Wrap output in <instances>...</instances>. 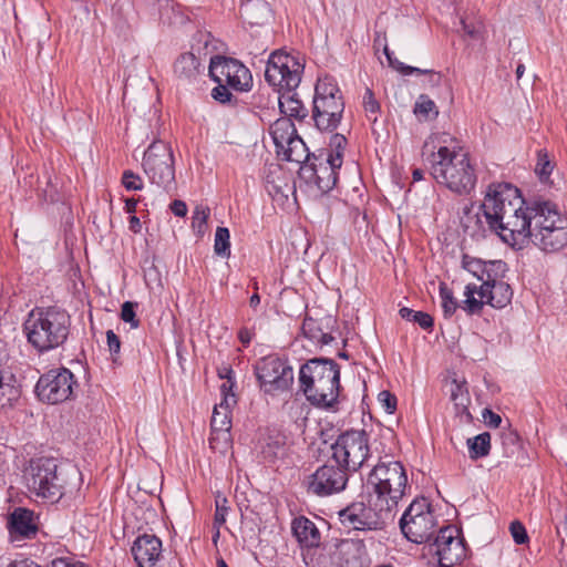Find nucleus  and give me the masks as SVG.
Returning a JSON list of instances; mask_svg holds the SVG:
<instances>
[{"mask_svg":"<svg viewBox=\"0 0 567 567\" xmlns=\"http://www.w3.org/2000/svg\"><path fill=\"white\" fill-rule=\"evenodd\" d=\"M478 221L512 247L534 244L545 252L567 245V217L550 202L526 204L517 187L509 183L488 186L480 207Z\"/></svg>","mask_w":567,"mask_h":567,"instance_id":"obj_1","label":"nucleus"},{"mask_svg":"<svg viewBox=\"0 0 567 567\" xmlns=\"http://www.w3.org/2000/svg\"><path fill=\"white\" fill-rule=\"evenodd\" d=\"M449 137V134L430 137L423 145L422 155L430 164L432 177L439 184L460 195L470 194L475 187L477 177L468 155L443 145H440L435 152V140L446 143Z\"/></svg>","mask_w":567,"mask_h":567,"instance_id":"obj_2","label":"nucleus"},{"mask_svg":"<svg viewBox=\"0 0 567 567\" xmlns=\"http://www.w3.org/2000/svg\"><path fill=\"white\" fill-rule=\"evenodd\" d=\"M303 65L292 55L276 51L271 53L267 61L265 70L266 81L274 87L278 89L279 109L285 115L302 121L308 116V110L302 102L297 99V94L292 93L300 82Z\"/></svg>","mask_w":567,"mask_h":567,"instance_id":"obj_3","label":"nucleus"},{"mask_svg":"<svg viewBox=\"0 0 567 567\" xmlns=\"http://www.w3.org/2000/svg\"><path fill=\"white\" fill-rule=\"evenodd\" d=\"M71 329L70 315L59 307L35 308L23 323L28 342L39 352L45 353L63 347Z\"/></svg>","mask_w":567,"mask_h":567,"instance_id":"obj_4","label":"nucleus"},{"mask_svg":"<svg viewBox=\"0 0 567 567\" xmlns=\"http://www.w3.org/2000/svg\"><path fill=\"white\" fill-rule=\"evenodd\" d=\"M300 388L315 406L332 409L338 402L340 368L332 359L315 358L301 365Z\"/></svg>","mask_w":567,"mask_h":567,"instance_id":"obj_5","label":"nucleus"},{"mask_svg":"<svg viewBox=\"0 0 567 567\" xmlns=\"http://www.w3.org/2000/svg\"><path fill=\"white\" fill-rule=\"evenodd\" d=\"M27 482L32 493L50 503L62 498L70 486L69 473L59 467L56 460L52 457L32 460Z\"/></svg>","mask_w":567,"mask_h":567,"instance_id":"obj_6","label":"nucleus"},{"mask_svg":"<svg viewBox=\"0 0 567 567\" xmlns=\"http://www.w3.org/2000/svg\"><path fill=\"white\" fill-rule=\"evenodd\" d=\"M375 501L389 506L395 514L399 501L405 495L408 476L401 462H379L370 472L367 480Z\"/></svg>","mask_w":567,"mask_h":567,"instance_id":"obj_7","label":"nucleus"},{"mask_svg":"<svg viewBox=\"0 0 567 567\" xmlns=\"http://www.w3.org/2000/svg\"><path fill=\"white\" fill-rule=\"evenodd\" d=\"M344 111L340 89L331 78L318 80L315 89L312 118L320 131H334Z\"/></svg>","mask_w":567,"mask_h":567,"instance_id":"obj_8","label":"nucleus"},{"mask_svg":"<svg viewBox=\"0 0 567 567\" xmlns=\"http://www.w3.org/2000/svg\"><path fill=\"white\" fill-rule=\"evenodd\" d=\"M394 516L395 514L389 506H383L373 496H371L369 505L355 502L339 512L341 524L353 530L382 529L393 520Z\"/></svg>","mask_w":567,"mask_h":567,"instance_id":"obj_9","label":"nucleus"},{"mask_svg":"<svg viewBox=\"0 0 567 567\" xmlns=\"http://www.w3.org/2000/svg\"><path fill=\"white\" fill-rule=\"evenodd\" d=\"M142 166L152 184L167 193L176 188L174 155L167 143L154 141L144 152Z\"/></svg>","mask_w":567,"mask_h":567,"instance_id":"obj_10","label":"nucleus"},{"mask_svg":"<svg viewBox=\"0 0 567 567\" xmlns=\"http://www.w3.org/2000/svg\"><path fill=\"white\" fill-rule=\"evenodd\" d=\"M331 461L342 465L348 472H357L370 456L369 434L351 430L338 436L331 445Z\"/></svg>","mask_w":567,"mask_h":567,"instance_id":"obj_11","label":"nucleus"},{"mask_svg":"<svg viewBox=\"0 0 567 567\" xmlns=\"http://www.w3.org/2000/svg\"><path fill=\"white\" fill-rule=\"evenodd\" d=\"M436 519L424 497L414 499L400 519L403 535L415 544L429 542L435 535Z\"/></svg>","mask_w":567,"mask_h":567,"instance_id":"obj_12","label":"nucleus"},{"mask_svg":"<svg viewBox=\"0 0 567 567\" xmlns=\"http://www.w3.org/2000/svg\"><path fill=\"white\" fill-rule=\"evenodd\" d=\"M349 474L350 472L332 462L330 457L306 478L305 485L308 493L326 497L342 492L347 487Z\"/></svg>","mask_w":567,"mask_h":567,"instance_id":"obj_13","label":"nucleus"},{"mask_svg":"<svg viewBox=\"0 0 567 567\" xmlns=\"http://www.w3.org/2000/svg\"><path fill=\"white\" fill-rule=\"evenodd\" d=\"M74 385L76 381L73 373L61 368L41 375L35 384V393L42 402L58 404L71 398Z\"/></svg>","mask_w":567,"mask_h":567,"instance_id":"obj_14","label":"nucleus"},{"mask_svg":"<svg viewBox=\"0 0 567 567\" xmlns=\"http://www.w3.org/2000/svg\"><path fill=\"white\" fill-rule=\"evenodd\" d=\"M209 75L216 83H224L230 89L248 91L252 83L250 71L238 60L215 55L209 62Z\"/></svg>","mask_w":567,"mask_h":567,"instance_id":"obj_15","label":"nucleus"},{"mask_svg":"<svg viewBox=\"0 0 567 567\" xmlns=\"http://www.w3.org/2000/svg\"><path fill=\"white\" fill-rule=\"evenodd\" d=\"M260 386L267 393L287 390L293 381V371L286 361L277 357L261 359L255 367Z\"/></svg>","mask_w":567,"mask_h":567,"instance_id":"obj_16","label":"nucleus"},{"mask_svg":"<svg viewBox=\"0 0 567 567\" xmlns=\"http://www.w3.org/2000/svg\"><path fill=\"white\" fill-rule=\"evenodd\" d=\"M333 567H363L368 553L363 540L332 538L324 545Z\"/></svg>","mask_w":567,"mask_h":567,"instance_id":"obj_17","label":"nucleus"},{"mask_svg":"<svg viewBox=\"0 0 567 567\" xmlns=\"http://www.w3.org/2000/svg\"><path fill=\"white\" fill-rule=\"evenodd\" d=\"M131 551L140 567H154L162 556V540L153 534L140 535Z\"/></svg>","mask_w":567,"mask_h":567,"instance_id":"obj_18","label":"nucleus"},{"mask_svg":"<svg viewBox=\"0 0 567 567\" xmlns=\"http://www.w3.org/2000/svg\"><path fill=\"white\" fill-rule=\"evenodd\" d=\"M433 539L440 565L452 567L458 560L462 547L460 540L454 538L451 527L441 528Z\"/></svg>","mask_w":567,"mask_h":567,"instance_id":"obj_19","label":"nucleus"},{"mask_svg":"<svg viewBox=\"0 0 567 567\" xmlns=\"http://www.w3.org/2000/svg\"><path fill=\"white\" fill-rule=\"evenodd\" d=\"M462 267L482 284L492 281L496 277H504L507 270L506 262L502 260L483 261L468 255L463 256Z\"/></svg>","mask_w":567,"mask_h":567,"instance_id":"obj_20","label":"nucleus"},{"mask_svg":"<svg viewBox=\"0 0 567 567\" xmlns=\"http://www.w3.org/2000/svg\"><path fill=\"white\" fill-rule=\"evenodd\" d=\"M326 159V163H320L318 166L315 163L310 165H302L300 174L308 182H313L322 193L331 190L337 183V169Z\"/></svg>","mask_w":567,"mask_h":567,"instance_id":"obj_21","label":"nucleus"},{"mask_svg":"<svg viewBox=\"0 0 567 567\" xmlns=\"http://www.w3.org/2000/svg\"><path fill=\"white\" fill-rule=\"evenodd\" d=\"M503 277H496L492 281L482 284L478 289V296L486 299V303L494 308L502 309L511 303L513 290L511 286L502 280Z\"/></svg>","mask_w":567,"mask_h":567,"instance_id":"obj_22","label":"nucleus"},{"mask_svg":"<svg viewBox=\"0 0 567 567\" xmlns=\"http://www.w3.org/2000/svg\"><path fill=\"white\" fill-rule=\"evenodd\" d=\"M291 532L302 548H315L321 544L319 528L306 516H298L292 519Z\"/></svg>","mask_w":567,"mask_h":567,"instance_id":"obj_23","label":"nucleus"},{"mask_svg":"<svg viewBox=\"0 0 567 567\" xmlns=\"http://www.w3.org/2000/svg\"><path fill=\"white\" fill-rule=\"evenodd\" d=\"M11 537L31 538L37 533L33 512L27 508H16L8 523Z\"/></svg>","mask_w":567,"mask_h":567,"instance_id":"obj_24","label":"nucleus"},{"mask_svg":"<svg viewBox=\"0 0 567 567\" xmlns=\"http://www.w3.org/2000/svg\"><path fill=\"white\" fill-rule=\"evenodd\" d=\"M383 52L389 61V64L391 68L395 69L403 75H410V74H422L425 75L426 79L423 82L424 87H436L440 86L442 83V74L440 72H435L433 70L429 69H420L415 66L406 65L399 60L394 59L392 56V52L389 50V47L384 44Z\"/></svg>","mask_w":567,"mask_h":567,"instance_id":"obj_25","label":"nucleus"},{"mask_svg":"<svg viewBox=\"0 0 567 567\" xmlns=\"http://www.w3.org/2000/svg\"><path fill=\"white\" fill-rule=\"evenodd\" d=\"M240 14L251 25H260L269 20L271 10L265 0H240Z\"/></svg>","mask_w":567,"mask_h":567,"instance_id":"obj_26","label":"nucleus"},{"mask_svg":"<svg viewBox=\"0 0 567 567\" xmlns=\"http://www.w3.org/2000/svg\"><path fill=\"white\" fill-rule=\"evenodd\" d=\"M203 70L200 61L190 52L181 54L174 63L175 75L185 82L195 81Z\"/></svg>","mask_w":567,"mask_h":567,"instance_id":"obj_27","label":"nucleus"},{"mask_svg":"<svg viewBox=\"0 0 567 567\" xmlns=\"http://www.w3.org/2000/svg\"><path fill=\"white\" fill-rule=\"evenodd\" d=\"M270 135L276 151L284 150L298 133L293 122L289 117H280L270 126Z\"/></svg>","mask_w":567,"mask_h":567,"instance_id":"obj_28","label":"nucleus"},{"mask_svg":"<svg viewBox=\"0 0 567 567\" xmlns=\"http://www.w3.org/2000/svg\"><path fill=\"white\" fill-rule=\"evenodd\" d=\"M284 161L295 162L302 165H309L310 153L303 140L297 135L292 138L284 150L277 152Z\"/></svg>","mask_w":567,"mask_h":567,"instance_id":"obj_29","label":"nucleus"},{"mask_svg":"<svg viewBox=\"0 0 567 567\" xmlns=\"http://www.w3.org/2000/svg\"><path fill=\"white\" fill-rule=\"evenodd\" d=\"M227 383H224L220 386L221 392L225 394L224 401L219 404V408L224 411H219L217 406H215L213 416H212V430L218 431L225 436H229L230 430V420L228 419V406H229V396L227 395Z\"/></svg>","mask_w":567,"mask_h":567,"instance_id":"obj_30","label":"nucleus"},{"mask_svg":"<svg viewBox=\"0 0 567 567\" xmlns=\"http://www.w3.org/2000/svg\"><path fill=\"white\" fill-rule=\"evenodd\" d=\"M468 453L472 460L487 456L491 450V435L487 432L481 433L467 440Z\"/></svg>","mask_w":567,"mask_h":567,"instance_id":"obj_31","label":"nucleus"},{"mask_svg":"<svg viewBox=\"0 0 567 567\" xmlns=\"http://www.w3.org/2000/svg\"><path fill=\"white\" fill-rule=\"evenodd\" d=\"M478 289L476 285L468 284L465 287L464 296L465 300L461 303V308L466 311L468 315H478L481 313L484 303H486V299L475 298V295H478Z\"/></svg>","mask_w":567,"mask_h":567,"instance_id":"obj_32","label":"nucleus"},{"mask_svg":"<svg viewBox=\"0 0 567 567\" xmlns=\"http://www.w3.org/2000/svg\"><path fill=\"white\" fill-rule=\"evenodd\" d=\"M460 23L465 35L478 40L484 32V23L480 17L473 12L466 13L460 18Z\"/></svg>","mask_w":567,"mask_h":567,"instance_id":"obj_33","label":"nucleus"},{"mask_svg":"<svg viewBox=\"0 0 567 567\" xmlns=\"http://www.w3.org/2000/svg\"><path fill=\"white\" fill-rule=\"evenodd\" d=\"M346 145L347 138L344 137V135L333 134L330 137V153L328 154L327 161L332 165V167H341Z\"/></svg>","mask_w":567,"mask_h":567,"instance_id":"obj_34","label":"nucleus"},{"mask_svg":"<svg viewBox=\"0 0 567 567\" xmlns=\"http://www.w3.org/2000/svg\"><path fill=\"white\" fill-rule=\"evenodd\" d=\"M11 380L12 375L6 378L0 371V408L10 405L20 395L19 389L11 383Z\"/></svg>","mask_w":567,"mask_h":567,"instance_id":"obj_35","label":"nucleus"},{"mask_svg":"<svg viewBox=\"0 0 567 567\" xmlns=\"http://www.w3.org/2000/svg\"><path fill=\"white\" fill-rule=\"evenodd\" d=\"M451 400L454 402L457 414H466L467 416H470V412L467 409L470 398L467 389L463 384L453 382L451 389Z\"/></svg>","mask_w":567,"mask_h":567,"instance_id":"obj_36","label":"nucleus"},{"mask_svg":"<svg viewBox=\"0 0 567 567\" xmlns=\"http://www.w3.org/2000/svg\"><path fill=\"white\" fill-rule=\"evenodd\" d=\"M440 297L443 315L445 318H451L461 305L454 298L452 290L446 286L445 282L440 284Z\"/></svg>","mask_w":567,"mask_h":567,"instance_id":"obj_37","label":"nucleus"},{"mask_svg":"<svg viewBox=\"0 0 567 567\" xmlns=\"http://www.w3.org/2000/svg\"><path fill=\"white\" fill-rule=\"evenodd\" d=\"M230 234L226 227H217L215 233L214 251L217 256H230Z\"/></svg>","mask_w":567,"mask_h":567,"instance_id":"obj_38","label":"nucleus"},{"mask_svg":"<svg viewBox=\"0 0 567 567\" xmlns=\"http://www.w3.org/2000/svg\"><path fill=\"white\" fill-rule=\"evenodd\" d=\"M501 443L503 447V454L506 457H513L520 447L519 436L513 430H506L501 433Z\"/></svg>","mask_w":567,"mask_h":567,"instance_id":"obj_39","label":"nucleus"},{"mask_svg":"<svg viewBox=\"0 0 567 567\" xmlns=\"http://www.w3.org/2000/svg\"><path fill=\"white\" fill-rule=\"evenodd\" d=\"M399 312L403 319L415 322L423 329L433 327V318L426 312L415 311L406 307L401 308Z\"/></svg>","mask_w":567,"mask_h":567,"instance_id":"obj_40","label":"nucleus"},{"mask_svg":"<svg viewBox=\"0 0 567 567\" xmlns=\"http://www.w3.org/2000/svg\"><path fill=\"white\" fill-rule=\"evenodd\" d=\"M414 113L425 118H436L439 110L427 95L421 94L415 102Z\"/></svg>","mask_w":567,"mask_h":567,"instance_id":"obj_41","label":"nucleus"},{"mask_svg":"<svg viewBox=\"0 0 567 567\" xmlns=\"http://www.w3.org/2000/svg\"><path fill=\"white\" fill-rule=\"evenodd\" d=\"M208 216V207H204L202 205L195 207L192 217V226L199 236H203L205 234Z\"/></svg>","mask_w":567,"mask_h":567,"instance_id":"obj_42","label":"nucleus"},{"mask_svg":"<svg viewBox=\"0 0 567 567\" xmlns=\"http://www.w3.org/2000/svg\"><path fill=\"white\" fill-rule=\"evenodd\" d=\"M553 168L554 166L548 157V154L543 150L538 151L535 173L538 175L539 179L543 182L547 181L553 172Z\"/></svg>","mask_w":567,"mask_h":567,"instance_id":"obj_43","label":"nucleus"},{"mask_svg":"<svg viewBox=\"0 0 567 567\" xmlns=\"http://www.w3.org/2000/svg\"><path fill=\"white\" fill-rule=\"evenodd\" d=\"M215 506L214 526H221L226 523V517L229 512L227 498L220 493H217L215 497Z\"/></svg>","mask_w":567,"mask_h":567,"instance_id":"obj_44","label":"nucleus"},{"mask_svg":"<svg viewBox=\"0 0 567 567\" xmlns=\"http://www.w3.org/2000/svg\"><path fill=\"white\" fill-rule=\"evenodd\" d=\"M363 107L367 112L368 118L375 123L378 117L377 114L380 111V104L375 100L373 92L367 87L363 95Z\"/></svg>","mask_w":567,"mask_h":567,"instance_id":"obj_45","label":"nucleus"},{"mask_svg":"<svg viewBox=\"0 0 567 567\" xmlns=\"http://www.w3.org/2000/svg\"><path fill=\"white\" fill-rule=\"evenodd\" d=\"M137 303L132 301H125L121 308V319L124 322L131 324V328L135 329L140 326V320L136 319L135 308Z\"/></svg>","mask_w":567,"mask_h":567,"instance_id":"obj_46","label":"nucleus"},{"mask_svg":"<svg viewBox=\"0 0 567 567\" xmlns=\"http://www.w3.org/2000/svg\"><path fill=\"white\" fill-rule=\"evenodd\" d=\"M122 184L127 190L143 189V182L141 177L132 171H125L122 176Z\"/></svg>","mask_w":567,"mask_h":567,"instance_id":"obj_47","label":"nucleus"},{"mask_svg":"<svg viewBox=\"0 0 567 567\" xmlns=\"http://www.w3.org/2000/svg\"><path fill=\"white\" fill-rule=\"evenodd\" d=\"M321 328L318 326L317 321L312 318H306L302 323V333L306 338L311 340L312 342H316L319 339V336L321 333Z\"/></svg>","mask_w":567,"mask_h":567,"instance_id":"obj_48","label":"nucleus"},{"mask_svg":"<svg viewBox=\"0 0 567 567\" xmlns=\"http://www.w3.org/2000/svg\"><path fill=\"white\" fill-rule=\"evenodd\" d=\"M511 534L516 544L522 545L528 540L524 525L517 520L512 522L509 526Z\"/></svg>","mask_w":567,"mask_h":567,"instance_id":"obj_49","label":"nucleus"},{"mask_svg":"<svg viewBox=\"0 0 567 567\" xmlns=\"http://www.w3.org/2000/svg\"><path fill=\"white\" fill-rule=\"evenodd\" d=\"M379 402L389 414H392L396 409V398L389 391H381L379 393Z\"/></svg>","mask_w":567,"mask_h":567,"instance_id":"obj_50","label":"nucleus"},{"mask_svg":"<svg viewBox=\"0 0 567 567\" xmlns=\"http://www.w3.org/2000/svg\"><path fill=\"white\" fill-rule=\"evenodd\" d=\"M218 85L213 89L212 96L214 100L220 103L230 102L233 94L229 91L230 86L224 83H217Z\"/></svg>","mask_w":567,"mask_h":567,"instance_id":"obj_51","label":"nucleus"},{"mask_svg":"<svg viewBox=\"0 0 567 567\" xmlns=\"http://www.w3.org/2000/svg\"><path fill=\"white\" fill-rule=\"evenodd\" d=\"M106 341L111 355L113 357V361H116V355L120 353L121 349V340L117 334L113 330L106 331Z\"/></svg>","mask_w":567,"mask_h":567,"instance_id":"obj_52","label":"nucleus"},{"mask_svg":"<svg viewBox=\"0 0 567 567\" xmlns=\"http://www.w3.org/2000/svg\"><path fill=\"white\" fill-rule=\"evenodd\" d=\"M483 417L485 423L492 427H498L502 423V417L488 409L484 410Z\"/></svg>","mask_w":567,"mask_h":567,"instance_id":"obj_53","label":"nucleus"},{"mask_svg":"<svg viewBox=\"0 0 567 567\" xmlns=\"http://www.w3.org/2000/svg\"><path fill=\"white\" fill-rule=\"evenodd\" d=\"M47 567H85L82 563H73L66 558H55Z\"/></svg>","mask_w":567,"mask_h":567,"instance_id":"obj_54","label":"nucleus"},{"mask_svg":"<svg viewBox=\"0 0 567 567\" xmlns=\"http://www.w3.org/2000/svg\"><path fill=\"white\" fill-rule=\"evenodd\" d=\"M172 213L177 217H184L187 214V206L183 200L175 199L171 204Z\"/></svg>","mask_w":567,"mask_h":567,"instance_id":"obj_55","label":"nucleus"},{"mask_svg":"<svg viewBox=\"0 0 567 567\" xmlns=\"http://www.w3.org/2000/svg\"><path fill=\"white\" fill-rule=\"evenodd\" d=\"M281 450V446L278 442L275 444L268 443L267 446L262 449V453L266 457L277 456L278 452Z\"/></svg>","mask_w":567,"mask_h":567,"instance_id":"obj_56","label":"nucleus"},{"mask_svg":"<svg viewBox=\"0 0 567 567\" xmlns=\"http://www.w3.org/2000/svg\"><path fill=\"white\" fill-rule=\"evenodd\" d=\"M252 333L247 328L239 330L238 338L243 344H248L251 341Z\"/></svg>","mask_w":567,"mask_h":567,"instance_id":"obj_57","label":"nucleus"},{"mask_svg":"<svg viewBox=\"0 0 567 567\" xmlns=\"http://www.w3.org/2000/svg\"><path fill=\"white\" fill-rule=\"evenodd\" d=\"M318 336H319V339L316 341V343L321 344V346L330 344L334 340V338L330 333H327L323 331H321V333Z\"/></svg>","mask_w":567,"mask_h":567,"instance_id":"obj_58","label":"nucleus"},{"mask_svg":"<svg viewBox=\"0 0 567 567\" xmlns=\"http://www.w3.org/2000/svg\"><path fill=\"white\" fill-rule=\"evenodd\" d=\"M8 567H41V566L32 560L24 559V560L13 561V563L9 564Z\"/></svg>","mask_w":567,"mask_h":567,"instance_id":"obj_59","label":"nucleus"},{"mask_svg":"<svg viewBox=\"0 0 567 567\" xmlns=\"http://www.w3.org/2000/svg\"><path fill=\"white\" fill-rule=\"evenodd\" d=\"M137 200L134 198H127L125 200V209L127 213L132 214L136 210Z\"/></svg>","mask_w":567,"mask_h":567,"instance_id":"obj_60","label":"nucleus"},{"mask_svg":"<svg viewBox=\"0 0 567 567\" xmlns=\"http://www.w3.org/2000/svg\"><path fill=\"white\" fill-rule=\"evenodd\" d=\"M557 533L567 535V513L564 516V520L557 525Z\"/></svg>","mask_w":567,"mask_h":567,"instance_id":"obj_61","label":"nucleus"},{"mask_svg":"<svg viewBox=\"0 0 567 567\" xmlns=\"http://www.w3.org/2000/svg\"><path fill=\"white\" fill-rule=\"evenodd\" d=\"M140 226V219L136 216H132L130 219V228L134 231H138Z\"/></svg>","mask_w":567,"mask_h":567,"instance_id":"obj_62","label":"nucleus"},{"mask_svg":"<svg viewBox=\"0 0 567 567\" xmlns=\"http://www.w3.org/2000/svg\"><path fill=\"white\" fill-rule=\"evenodd\" d=\"M260 303V297L257 292H255L249 300V305L252 308H256Z\"/></svg>","mask_w":567,"mask_h":567,"instance_id":"obj_63","label":"nucleus"},{"mask_svg":"<svg viewBox=\"0 0 567 567\" xmlns=\"http://www.w3.org/2000/svg\"><path fill=\"white\" fill-rule=\"evenodd\" d=\"M412 176H413L414 182L421 181L423 178V171L420 168H416L413 171Z\"/></svg>","mask_w":567,"mask_h":567,"instance_id":"obj_64","label":"nucleus"}]
</instances>
